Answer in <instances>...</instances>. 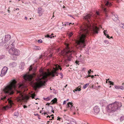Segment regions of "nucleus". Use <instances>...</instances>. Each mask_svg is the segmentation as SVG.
<instances>
[{"label":"nucleus","instance_id":"11","mask_svg":"<svg viewBox=\"0 0 124 124\" xmlns=\"http://www.w3.org/2000/svg\"><path fill=\"white\" fill-rule=\"evenodd\" d=\"M8 70V68L7 67H4L1 70L0 76L2 77L4 76L7 73Z\"/></svg>","mask_w":124,"mask_h":124},{"label":"nucleus","instance_id":"8","mask_svg":"<svg viewBox=\"0 0 124 124\" xmlns=\"http://www.w3.org/2000/svg\"><path fill=\"white\" fill-rule=\"evenodd\" d=\"M8 52L9 54L11 55L16 56L19 55L20 54V51L15 48L10 49L9 50Z\"/></svg>","mask_w":124,"mask_h":124},{"label":"nucleus","instance_id":"54","mask_svg":"<svg viewBox=\"0 0 124 124\" xmlns=\"http://www.w3.org/2000/svg\"><path fill=\"white\" fill-rule=\"evenodd\" d=\"M122 0H117V2L118 3H119Z\"/></svg>","mask_w":124,"mask_h":124},{"label":"nucleus","instance_id":"61","mask_svg":"<svg viewBox=\"0 0 124 124\" xmlns=\"http://www.w3.org/2000/svg\"><path fill=\"white\" fill-rule=\"evenodd\" d=\"M42 110H41V111H40V113H42V114H43V113H42Z\"/></svg>","mask_w":124,"mask_h":124},{"label":"nucleus","instance_id":"12","mask_svg":"<svg viewBox=\"0 0 124 124\" xmlns=\"http://www.w3.org/2000/svg\"><path fill=\"white\" fill-rule=\"evenodd\" d=\"M111 14L112 15V18L114 21H115L118 20V17L113 12H112Z\"/></svg>","mask_w":124,"mask_h":124},{"label":"nucleus","instance_id":"5","mask_svg":"<svg viewBox=\"0 0 124 124\" xmlns=\"http://www.w3.org/2000/svg\"><path fill=\"white\" fill-rule=\"evenodd\" d=\"M70 47L68 46H66V49H64L63 50L61 51L60 54L62 55L64 57H67V59L65 60V62L68 60L70 61L72 60V54L74 53L73 51H71L70 49Z\"/></svg>","mask_w":124,"mask_h":124},{"label":"nucleus","instance_id":"57","mask_svg":"<svg viewBox=\"0 0 124 124\" xmlns=\"http://www.w3.org/2000/svg\"><path fill=\"white\" fill-rule=\"evenodd\" d=\"M16 59H17L16 57H15L13 59L14 60H16Z\"/></svg>","mask_w":124,"mask_h":124},{"label":"nucleus","instance_id":"34","mask_svg":"<svg viewBox=\"0 0 124 124\" xmlns=\"http://www.w3.org/2000/svg\"><path fill=\"white\" fill-rule=\"evenodd\" d=\"M14 116H18V113L17 112H15L14 113Z\"/></svg>","mask_w":124,"mask_h":124},{"label":"nucleus","instance_id":"28","mask_svg":"<svg viewBox=\"0 0 124 124\" xmlns=\"http://www.w3.org/2000/svg\"><path fill=\"white\" fill-rule=\"evenodd\" d=\"M5 55H0V60L5 58Z\"/></svg>","mask_w":124,"mask_h":124},{"label":"nucleus","instance_id":"32","mask_svg":"<svg viewBox=\"0 0 124 124\" xmlns=\"http://www.w3.org/2000/svg\"><path fill=\"white\" fill-rule=\"evenodd\" d=\"M108 82L110 85H114V83L110 81H108Z\"/></svg>","mask_w":124,"mask_h":124},{"label":"nucleus","instance_id":"4","mask_svg":"<svg viewBox=\"0 0 124 124\" xmlns=\"http://www.w3.org/2000/svg\"><path fill=\"white\" fill-rule=\"evenodd\" d=\"M33 78H24V79L27 81L31 82V83L34 85V87L36 88H39L42 86L45 85L47 81V78H36L35 80L36 82L33 83L32 80Z\"/></svg>","mask_w":124,"mask_h":124},{"label":"nucleus","instance_id":"2","mask_svg":"<svg viewBox=\"0 0 124 124\" xmlns=\"http://www.w3.org/2000/svg\"><path fill=\"white\" fill-rule=\"evenodd\" d=\"M17 81L15 79H13L9 82V84L3 89V91L5 93L8 95H11L14 93V90H16L18 96L17 100L19 102H21L24 99L23 94V89L25 86L23 84H20L16 86Z\"/></svg>","mask_w":124,"mask_h":124},{"label":"nucleus","instance_id":"13","mask_svg":"<svg viewBox=\"0 0 124 124\" xmlns=\"http://www.w3.org/2000/svg\"><path fill=\"white\" fill-rule=\"evenodd\" d=\"M101 8L102 9V11L105 14V16L106 17H108V15H107V13L108 12V10L106 8L104 7V5H101Z\"/></svg>","mask_w":124,"mask_h":124},{"label":"nucleus","instance_id":"55","mask_svg":"<svg viewBox=\"0 0 124 124\" xmlns=\"http://www.w3.org/2000/svg\"><path fill=\"white\" fill-rule=\"evenodd\" d=\"M43 114L44 115H45V114H46L47 115H48V114H47L46 113V112H43Z\"/></svg>","mask_w":124,"mask_h":124},{"label":"nucleus","instance_id":"26","mask_svg":"<svg viewBox=\"0 0 124 124\" xmlns=\"http://www.w3.org/2000/svg\"><path fill=\"white\" fill-rule=\"evenodd\" d=\"M33 48L34 49L39 50L40 49V47L38 46H34Z\"/></svg>","mask_w":124,"mask_h":124},{"label":"nucleus","instance_id":"37","mask_svg":"<svg viewBox=\"0 0 124 124\" xmlns=\"http://www.w3.org/2000/svg\"><path fill=\"white\" fill-rule=\"evenodd\" d=\"M73 34V33L72 32H70L69 33V37H71Z\"/></svg>","mask_w":124,"mask_h":124},{"label":"nucleus","instance_id":"35","mask_svg":"<svg viewBox=\"0 0 124 124\" xmlns=\"http://www.w3.org/2000/svg\"><path fill=\"white\" fill-rule=\"evenodd\" d=\"M44 100L46 101H48L50 100V98L49 97L46 98H43Z\"/></svg>","mask_w":124,"mask_h":124},{"label":"nucleus","instance_id":"33","mask_svg":"<svg viewBox=\"0 0 124 124\" xmlns=\"http://www.w3.org/2000/svg\"><path fill=\"white\" fill-rule=\"evenodd\" d=\"M119 89H121L122 90H124V85L123 86H119Z\"/></svg>","mask_w":124,"mask_h":124},{"label":"nucleus","instance_id":"22","mask_svg":"<svg viewBox=\"0 0 124 124\" xmlns=\"http://www.w3.org/2000/svg\"><path fill=\"white\" fill-rule=\"evenodd\" d=\"M31 97L32 99H35L36 100H37V99H39L38 98H35V97L36 96V95L35 94V93H33L32 94H31Z\"/></svg>","mask_w":124,"mask_h":124},{"label":"nucleus","instance_id":"62","mask_svg":"<svg viewBox=\"0 0 124 124\" xmlns=\"http://www.w3.org/2000/svg\"><path fill=\"white\" fill-rule=\"evenodd\" d=\"M25 19L26 20H27V17H26V16L25 17Z\"/></svg>","mask_w":124,"mask_h":124},{"label":"nucleus","instance_id":"1","mask_svg":"<svg viewBox=\"0 0 124 124\" xmlns=\"http://www.w3.org/2000/svg\"><path fill=\"white\" fill-rule=\"evenodd\" d=\"M93 15L91 14H86L84 15L83 19L87 22L80 26V30L78 39L76 41L77 44L81 47H84L87 42V38L89 35V30L91 29V18Z\"/></svg>","mask_w":124,"mask_h":124},{"label":"nucleus","instance_id":"20","mask_svg":"<svg viewBox=\"0 0 124 124\" xmlns=\"http://www.w3.org/2000/svg\"><path fill=\"white\" fill-rule=\"evenodd\" d=\"M72 103L71 102H69L67 104V108H69L70 107H71V106H72Z\"/></svg>","mask_w":124,"mask_h":124},{"label":"nucleus","instance_id":"45","mask_svg":"<svg viewBox=\"0 0 124 124\" xmlns=\"http://www.w3.org/2000/svg\"><path fill=\"white\" fill-rule=\"evenodd\" d=\"M45 37L47 38H51V36H49V35H47Z\"/></svg>","mask_w":124,"mask_h":124},{"label":"nucleus","instance_id":"47","mask_svg":"<svg viewBox=\"0 0 124 124\" xmlns=\"http://www.w3.org/2000/svg\"><path fill=\"white\" fill-rule=\"evenodd\" d=\"M96 13L97 15H99V12L98 11H96Z\"/></svg>","mask_w":124,"mask_h":124},{"label":"nucleus","instance_id":"40","mask_svg":"<svg viewBox=\"0 0 124 124\" xmlns=\"http://www.w3.org/2000/svg\"><path fill=\"white\" fill-rule=\"evenodd\" d=\"M32 70V66H31L29 68V71H30L31 70Z\"/></svg>","mask_w":124,"mask_h":124},{"label":"nucleus","instance_id":"44","mask_svg":"<svg viewBox=\"0 0 124 124\" xmlns=\"http://www.w3.org/2000/svg\"><path fill=\"white\" fill-rule=\"evenodd\" d=\"M50 107H51V108L52 110V112L53 113H54V111L53 110V107L52 106H50Z\"/></svg>","mask_w":124,"mask_h":124},{"label":"nucleus","instance_id":"3","mask_svg":"<svg viewBox=\"0 0 124 124\" xmlns=\"http://www.w3.org/2000/svg\"><path fill=\"white\" fill-rule=\"evenodd\" d=\"M61 70L62 68L60 66L58 65H54L53 67V69L50 70L49 69H48L47 72H45L42 70H40L39 72L41 74V76L42 77L41 78H47V77L51 76L54 77L55 76H57L58 72L57 71L59 69Z\"/></svg>","mask_w":124,"mask_h":124},{"label":"nucleus","instance_id":"36","mask_svg":"<svg viewBox=\"0 0 124 124\" xmlns=\"http://www.w3.org/2000/svg\"><path fill=\"white\" fill-rule=\"evenodd\" d=\"M70 124H76V123L75 122L71 121L70 122Z\"/></svg>","mask_w":124,"mask_h":124},{"label":"nucleus","instance_id":"56","mask_svg":"<svg viewBox=\"0 0 124 124\" xmlns=\"http://www.w3.org/2000/svg\"><path fill=\"white\" fill-rule=\"evenodd\" d=\"M78 87H77V88H76V89H75V91H78Z\"/></svg>","mask_w":124,"mask_h":124},{"label":"nucleus","instance_id":"43","mask_svg":"<svg viewBox=\"0 0 124 124\" xmlns=\"http://www.w3.org/2000/svg\"><path fill=\"white\" fill-rule=\"evenodd\" d=\"M104 42L106 44H108L109 43V42L107 40H105Z\"/></svg>","mask_w":124,"mask_h":124},{"label":"nucleus","instance_id":"48","mask_svg":"<svg viewBox=\"0 0 124 124\" xmlns=\"http://www.w3.org/2000/svg\"><path fill=\"white\" fill-rule=\"evenodd\" d=\"M60 75L61 76V77H62L61 78H62V77H63V74H62V73H60Z\"/></svg>","mask_w":124,"mask_h":124},{"label":"nucleus","instance_id":"38","mask_svg":"<svg viewBox=\"0 0 124 124\" xmlns=\"http://www.w3.org/2000/svg\"><path fill=\"white\" fill-rule=\"evenodd\" d=\"M115 88L116 89H119V86L115 85Z\"/></svg>","mask_w":124,"mask_h":124},{"label":"nucleus","instance_id":"59","mask_svg":"<svg viewBox=\"0 0 124 124\" xmlns=\"http://www.w3.org/2000/svg\"><path fill=\"white\" fill-rule=\"evenodd\" d=\"M68 16H70V17H72V18H73L74 19V18H73V16H72L70 15H68Z\"/></svg>","mask_w":124,"mask_h":124},{"label":"nucleus","instance_id":"58","mask_svg":"<svg viewBox=\"0 0 124 124\" xmlns=\"http://www.w3.org/2000/svg\"><path fill=\"white\" fill-rule=\"evenodd\" d=\"M78 91H80L81 90V89L80 88H79L78 89Z\"/></svg>","mask_w":124,"mask_h":124},{"label":"nucleus","instance_id":"30","mask_svg":"<svg viewBox=\"0 0 124 124\" xmlns=\"http://www.w3.org/2000/svg\"><path fill=\"white\" fill-rule=\"evenodd\" d=\"M75 108V107L73 106V105L72 106H71L70 108V110L71 111H73L74 109Z\"/></svg>","mask_w":124,"mask_h":124},{"label":"nucleus","instance_id":"15","mask_svg":"<svg viewBox=\"0 0 124 124\" xmlns=\"http://www.w3.org/2000/svg\"><path fill=\"white\" fill-rule=\"evenodd\" d=\"M17 63L16 62H13L10 63L9 65V66L10 67H14L17 65Z\"/></svg>","mask_w":124,"mask_h":124},{"label":"nucleus","instance_id":"18","mask_svg":"<svg viewBox=\"0 0 124 124\" xmlns=\"http://www.w3.org/2000/svg\"><path fill=\"white\" fill-rule=\"evenodd\" d=\"M98 28L97 27H93V32L94 34H97L98 33Z\"/></svg>","mask_w":124,"mask_h":124},{"label":"nucleus","instance_id":"24","mask_svg":"<svg viewBox=\"0 0 124 124\" xmlns=\"http://www.w3.org/2000/svg\"><path fill=\"white\" fill-rule=\"evenodd\" d=\"M105 5L108 6H111V3H110L108 1H107L105 3Z\"/></svg>","mask_w":124,"mask_h":124},{"label":"nucleus","instance_id":"60","mask_svg":"<svg viewBox=\"0 0 124 124\" xmlns=\"http://www.w3.org/2000/svg\"><path fill=\"white\" fill-rule=\"evenodd\" d=\"M23 107L24 108H27V107L25 105H24V106H23Z\"/></svg>","mask_w":124,"mask_h":124},{"label":"nucleus","instance_id":"25","mask_svg":"<svg viewBox=\"0 0 124 124\" xmlns=\"http://www.w3.org/2000/svg\"><path fill=\"white\" fill-rule=\"evenodd\" d=\"M57 101V99H56V98H54V99H53V100H52L51 101L52 102H53L52 103V104H53V103H54L55 102H56Z\"/></svg>","mask_w":124,"mask_h":124},{"label":"nucleus","instance_id":"9","mask_svg":"<svg viewBox=\"0 0 124 124\" xmlns=\"http://www.w3.org/2000/svg\"><path fill=\"white\" fill-rule=\"evenodd\" d=\"M36 73L34 72L32 74H30L29 72H26L25 74L23 75L22 78H36Z\"/></svg>","mask_w":124,"mask_h":124},{"label":"nucleus","instance_id":"7","mask_svg":"<svg viewBox=\"0 0 124 124\" xmlns=\"http://www.w3.org/2000/svg\"><path fill=\"white\" fill-rule=\"evenodd\" d=\"M1 100L5 101V102H7V101L9 104V106L7 105L3 107L2 108V110H6L10 108L13 104L12 101L11 99L9 98L7 96H5L1 98Z\"/></svg>","mask_w":124,"mask_h":124},{"label":"nucleus","instance_id":"21","mask_svg":"<svg viewBox=\"0 0 124 124\" xmlns=\"http://www.w3.org/2000/svg\"><path fill=\"white\" fill-rule=\"evenodd\" d=\"M104 34L107 37V38H108L109 39V37L108 34H106L107 33V30H104L103 31Z\"/></svg>","mask_w":124,"mask_h":124},{"label":"nucleus","instance_id":"42","mask_svg":"<svg viewBox=\"0 0 124 124\" xmlns=\"http://www.w3.org/2000/svg\"><path fill=\"white\" fill-rule=\"evenodd\" d=\"M38 42L39 43H41L42 42V41L41 39H39L38 40Z\"/></svg>","mask_w":124,"mask_h":124},{"label":"nucleus","instance_id":"50","mask_svg":"<svg viewBox=\"0 0 124 124\" xmlns=\"http://www.w3.org/2000/svg\"><path fill=\"white\" fill-rule=\"evenodd\" d=\"M58 118L57 119V120H60V119H61V118L60 117H59V116L58 117Z\"/></svg>","mask_w":124,"mask_h":124},{"label":"nucleus","instance_id":"10","mask_svg":"<svg viewBox=\"0 0 124 124\" xmlns=\"http://www.w3.org/2000/svg\"><path fill=\"white\" fill-rule=\"evenodd\" d=\"M11 37V36L7 34L5 35L4 36V41L3 40V41L0 44H3L7 42L10 39Z\"/></svg>","mask_w":124,"mask_h":124},{"label":"nucleus","instance_id":"53","mask_svg":"<svg viewBox=\"0 0 124 124\" xmlns=\"http://www.w3.org/2000/svg\"><path fill=\"white\" fill-rule=\"evenodd\" d=\"M66 101H64L63 102V105H64V104H66Z\"/></svg>","mask_w":124,"mask_h":124},{"label":"nucleus","instance_id":"52","mask_svg":"<svg viewBox=\"0 0 124 124\" xmlns=\"http://www.w3.org/2000/svg\"><path fill=\"white\" fill-rule=\"evenodd\" d=\"M4 14V13L3 11H1L0 12V14Z\"/></svg>","mask_w":124,"mask_h":124},{"label":"nucleus","instance_id":"63","mask_svg":"<svg viewBox=\"0 0 124 124\" xmlns=\"http://www.w3.org/2000/svg\"><path fill=\"white\" fill-rule=\"evenodd\" d=\"M8 13H10V10H9V9H8Z\"/></svg>","mask_w":124,"mask_h":124},{"label":"nucleus","instance_id":"14","mask_svg":"<svg viewBox=\"0 0 124 124\" xmlns=\"http://www.w3.org/2000/svg\"><path fill=\"white\" fill-rule=\"evenodd\" d=\"M94 113V114H97L100 111L99 108L98 106H95L93 108Z\"/></svg>","mask_w":124,"mask_h":124},{"label":"nucleus","instance_id":"41","mask_svg":"<svg viewBox=\"0 0 124 124\" xmlns=\"http://www.w3.org/2000/svg\"><path fill=\"white\" fill-rule=\"evenodd\" d=\"M12 40L11 41H10L9 42V45L8 46H10L11 45V44H12Z\"/></svg>","mask_w":124,"mask_h":124},{"label":"nucleus","instance_id":"6","mask_svg":"<svg viewBox=\"0 0 124 124\" xmlns=\"http://www.w3.org/2000/svg\"><path fill=\"white\" fill-rule=\"evenodd\" d=\"M122 106L121 102H115L108 106L107 107V111L109 112H113L120 109Z\"/></svg>","mask_w":124,"mask_h":124},{"label":"nucleus","instance_id":"31","mask_svg":"<svg viewBox=\"0 0 124 124\" xmlns=\"http://www.w3.org/2000/svg\"><path fill=\"white\" fill-rule=\"evenodd\" d=\"M65 25H70V24H72V23H69L68 22H65Z\"/></svg>","mask_w":124,"mask_h":124},{"label":"nucleus","instance_id":"27","mask_svg":"<svg viewBox=\"0 0 124 124\" xmlns=\"http://www.w3.org/2000/svg\"><path fill=\"white\" fill-rule=\"evenodd\" d=\"M89 83H87L85 84V85H84L83 88L84 89H85L89 85Z\"/></svg>","mask_w":124,"mask_h":124},{"label":"nucleus","instance_id":"23","mask_svg":"<svg viewBox=\"0 0 124 124\" xmlns=\"http://www.w3.org/2000/svg\"><path fill=\"white\" fill-rule=\"evenodd\" d=\"M12 42H13L12 43V44H11V45H10V46L11 47V48H14V45L15 43V41L14 40H12Z\"/></svg>","mask_w":124,"mask_h":124},{"label":"nucleus","instance_id":"29","mask_svg":"<svg viewBox=\"0 0 124 124\" xmlns=\"http://www.w3.org/2000/svg\"><path fill=\"white\" fill-rule=\"evenodd\" d=\"M120 25L121 27L124 29V23L120 24Z\"/></svg>","mask_w":124,"mask_h":124},{"label":"nucleus","instance_id":"49","mask_svg":"<svg viewBox=\"0 0 124 124\" xmlns=\"http://www.w3.org/2000/svg\"><path fill=\"white\" fill-rule=\"evenodd\" d=\"M53 34L52 33L51 35H49L50 36H51V38H51L52 37H54V36H52V35Z\"/></svg>","mask_w":124,"mask_h":124},{"label":"nucleus","instance_id":"17","mask_svg":"<svg viewBox=\"0 0 124 124\" xmlns=\"http://www.w3.org/2000/svg\"><path fill=\"white\" fill-rule=\"evenodd\" d=\"M24 66L25 64L24 62H22L20 64L19 66V68L21 70H22L24 69Z\"/></svg>","mask_w":124,"mask_h":124},{"label":"nucleus","instance_id":"51","mask_svg":"<svg viewBox=\"0 0 124 124\" xmlns=\"http://www.w3.org/2000/svg\"><path fill=\"white\" fill-rule=\"evenodd\" d=\"M50 104V103H48L46 104V105H48V106H49Z\"/></svg>","mask_w":124,"mask_h":124},{"label":"nucleus","instance_id":"39","mask_svg":"<svg viewBox=\"0 0 124 124\" xmlns=\"http://www.w3.org/2000/svg\"><path fill=\"white\" fill-rule=\"evenodd\" d=\"M124 120V116H122L120 118V120L121 121H122Z\"/></svg>","mask_w":124,"mask_h":124},{"label":"nucleus","instance_id":"19","mask_svg":"<svg viewBox=\"0 0 124 124\" xmlns=\"http://www.w3.org/2000/svg\"><path fill=\"white\" fill-rule=\"evenodd\" d=\"M38 13L39 14V16H41L42 15L43 13L42 11V9L41 8H38Z\"/></svg>","mask_w":124,"mask_h":124},{"label":"nucleus","instance_id":"16","mask_svg":"<svg viewBox=\"0 0 124 124\" xmlns=\"http://www.w3.org/2000/svg\"><path fill=\"white\" fill-rule=\"evenodd\" d=\"M91 72H93V71H91V69H90L88 71V77H85V78H88V77H91V78H93V77L94 76H97V75H95L94 76H93V75H92L91 76V75H89V74H90L91 73Z\"/></svg>","mask_w":124,"mask_h":124},{"label":"nucleus","instance_id":"46","mask_svg":"<svg viewBox=\"0 0 124 124\" xmlns=\"http://www.w3.org/2000/svg\"><path fill=\"white\" fill-rule=\"evenodd\" d=\"M79 62L78 61H76L75 62V63L77 64H78L79 65V64L78 63Z\"/></svg>","mask_w":124,"mask_h":124},{"label":"nucleus","instance_id":"64","mask_svg":"<svg viewBox=\"0 0 124 124\" xmlns=\"http://www.w3.org/2000/svg\"><path fill=\"white\" fill-rule=\"evenodd\" d=\"M67 85H65V86H64V88H66L67 87Z\"/></svg>","mask_w":124,"mask_h":124}]
</instances>
